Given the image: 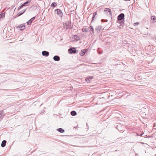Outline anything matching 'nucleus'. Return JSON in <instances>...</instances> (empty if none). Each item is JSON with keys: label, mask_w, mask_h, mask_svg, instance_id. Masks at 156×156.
<instances>
[{"label": "nucleus", "mask_w": 156, "mask_h": 156, "mask_svg": "<svg viewBox=\"0 0 156 156\" xmlns=\"http://www.w3.org/2000/svg\"><path fill=\"white\" fill-rule=\"evenodd\" d=\"M125 15L123 13H121L117 17V22H119L120 24V26L123 25L124 23Z\"/></svg>", "instance_id": "f257e3e1"}, {"label": "nucleus", "mask_w": 156, "mask_h": 156, "mask_svg": "<svg viewBox=\"0 0 156 156\" xmlns=\"http://www.w3.org/2000/svg\"><path fill=\"white\" fill-rule=\"evenodd\" d=\"M63 28L66 30L69 29H71L73 28V26L71 25V21L65 22L63 23Z\"/></svg>", "instance_id": "f03ea898"}, {"label": "nucleus", "mask_w": 156, "mask_h": 156, "mask_svg": "<svg viewBox=\"0 0 156 156\" xmlns=\"http://www.w3.org/2000/svg\"><path fill=\"white\" fill-rule=\"evenodd\" d=\"M76 50L75 48H71L68 50V52L70 54L72 53L75 54L76 52Z\"/></svg>", "instance_id": "7ed1b4c3"}, {"label": "nucleus", "mask_w": 156, "mask_h": 156, "mask_svg": "<svg viewBox=\"0 0 156 156\" xmlns=\"http://www.w3.org/2000/svg\"><path fill=\"white\" fill-rule=\"evenodd\" d=\"M55 12H56V14L60 17H62L63 16V13L61 9H56L55 10Z\"/></svg>", "instance_id": "20e7f679"}, {"label": "nucleus", "mask_w": 156, "mask_h": 156, "mask_svg": "<svg viewBox=\"0 0 156 156\" xmlns=\"http://www.w3.org/2000/svg\"><path fill=\"white\" fill-rule=\"evenodd\" d=\"M102 28V27L101 26H98L95 27V30L97 33L99 34L101 31Z\"/></svg>", "instance_id": "39448f33"}, {"label": "nucleus", "mask_w": 156, "mask_h": 156, "mask_svg": "<svg viewBox=\"0 0 156 156\" xmlns=\"http://www.w3.org/2000/svg\"><path fill=\"white\" fill-rule=\"evenodd\" d=\"M42 54L43 56L47 57L49 55V53L48 51H42Z\"/></svg>", "instance_id": "423d86ee"}, {"label": "nucleus", "mask_w": 156, "mask_h": 156, "mask_svg": "<svg viewBox=\"0 0 156 156\" xmlns=\"http://www.w3.org/2000/svg\"><path fill=\"white\" fill-rule=\"evenodd\" d=\"M104 12H107L109 13V15H110L111 17L112 16V13L110 9L108 8H105V10H104Z\"/></svg>", "instance_id": "0eeeda50"}, {"label": "nucleus", "mask_w": 156, "mask_h": 156, "mask_svg": "<svg viewBox=\"0 0 156 156\" xmlns=\"http://www.w3.org/2000/svg\"><path fill=\"white\" fill-rule=\"evenodd\" d=\"M17 28H19L20 30H23L25 29V26L24 25L21 24L19 25Z\"/></svg>", "instance_id": "6e6552de"}, {"label": "nucleus", "mask_w": 156, "mask_h": 156, "mask_svg": "<svg viewBox=\"0 0 156 156\" xmlns=\"http://www.w3.org/2000/svg\"><path fill=\"white\" fill-rule=\"evenodd\" d=\"M31 1V0H28L23 4V5L24 6H29L30 4Z\"/></svg>", "instance_id": "1a4fd4ad"}, {"label": "nucleus", "mask_w": 156, "mask_h": 156, "mask_svg": "<svg viewBox=\"0 0 156 156\" xmlns=\"http://www.w3.org/2000/svg\"><path fill=\"white\" fill-rule=\"evenodd\" d=\"M53 59L55 61H58L60 60V58L58 55H55L54 56Z\"/></svg>", "instance_id": "9d476101"}, {"label": "nucleus", "mask_w": 156, "mask_h": 156, "mask_svg": "<svg viewBox=\"0 0 156 156\" xmlns=\"http://www.w3.org/2000/svg\"><path fill=\"white\" fill-rule=\"evenodd\" d=\"M35 16L34 17L31 18L30 20L27 22V23L28 25L30 24L35 19Z\"/></svg>", "instance_id": "9b49d317"}, {"label": "nucleus", "mask_w": 156, "mask_h": 156, "mask_svg": "<svg viewBox=\"0 0 156 156\" xmlns=\"http://www.w3.org/2000/svg\"><path fill=\"white\" fill-rule=\"evenodd\" d=\"M93 76H91L89 77L86 78V81L87 83H90V82L91 80L93 78Z\"/></svg>", "instance_id": "f8f14e48"}, {"label": "nucleus", "mask_w": 156, "mask_h": 156, "mask_svg": "<svg viewBox=\"0 0 156 156\" xmlns=\"http://www.w3.org/2000/svg\"><path fill=\"white\" fill-rule=\"evenodd\" d=\"M97 11L94 12L93 13V16L92 17V20L91 21V22H93L94 20V19L95 18H96L95 16L96 15H97Z\"/></svg>", "instance_id": "ddd939ff"}, {"label": "nucleus", "mask_w": 156, "mask_h": 156, "mask_svg": "<svg viewBox=\"0 0 156 156\" xmlns=\"http://www.w3.org/2000/svg\"><path fill=\"white\" fill-rule=\"evenodd\" d=\"M73 39H75L76 41H77L80 40V38L79 37L76 35H75L73 36Z\"/></svg>", "instance_id": "4468645a"}, {"label": "nucleus", "mask_w": 156, "mask_h": 156, "mask_svg": "<svg viewBox=\"0 0 156 156\" xmlns=\"http://www.w3.org/2000/svg\"><path fill=\"white\" fill-rule=\"evenodd\" d=\"M6 142H6V140H3L2 143V144H1V147H4L6 145Z\"/></svg>", "instance_id": "2eb2a0df"}, {"label": "nucleus", "mask_w": 156, "mask_h": 156, "mask_svg": "<svg viewBox=\"0 0 156 156\" xmlns=\"http://www.w3.org/2000/svg\"><path fill=\"white\" fill-rule=\"evenodd\" d=\"M89 29L90 31V33L92 34L94 33V29L93 27L91 26H90L89 27Z\"/></svg>", "instance_id": "dca6fc26"}, {"label": "nucleus", "mask_w": 156, "mask_h": 156, "mask_svg": "<svg viewBox=\"0 0 156 156\" xmlns=\"http://www.w3.org/2000/svg\"><path fill=\"white\" fill-rule=\"evenodd\" d=\"M26 10H27V9H24L23 11V12L21 11V12H19L17 14L18 16H21V15H22V14H23L25 12Z\"/></svg>", "instance_id": "f3484780"}, {"label": "nucleus", "mask_w": 156, "mask_h": 156, "mask_svg": "<svg viewBox=\"0 0 156 156\" xmlns=\"http://www.w3.org/2000/svg\"><path fill=\"white\" fill-rule=\"evenodd\" d=\"M87 49H84L83 51H82V52L81 53H80V55L81 56H83L85 54V53L87 51Z\"/></svg>", "instance_id": "a211bd4d"}, {"label": "nucleus", "mask_w": 156, "mask_h": 156, "mask_svg": "<svg viewBox=\"0 0 156 156\" xmlns=\"http://www.w3.org/2000/svg\"><path fill=\"white\" fill-rule=\"evenodd\" d=\"M151 20L153 21V23L156 22V17L154 16H152L151 17Z\"/></svg>", "instance_id": "6ab92c4d"}, {"label": "nucleus", "mask_w": 156, "mask_h": 156, "mask_svg": "<svg viewBox=\"0 0 156 156\" xmlns=\"http://www.w3.org/2000/svg\"><path fill=\"white\" fill-rule=\"evenodd\" d=\"M57 130L61 133H63L64 132V130L61 128H58L57 129Z\"/></svg>", "instance_id": "aec40b11"}, {"label": "nucleus", "mask_w": 156, "mask_h": 156, "mask_svg": "<svg viewBox=\"0 0 156 156\" xmlns=\"http://www.w3.org/2000/svg\"><path fill=\"white\" fill-rule=\"evenodd\" d=\"M71 115L72 116H75L77 114L76 112L74 111H73L70 112Z\"/></svg>", "instance_id": "412c9836"}, {"label": "nucleus", "mask_w": 156, "mask_h": 156, "mask_svg": "<svg viewBox=\"0 0 156 156\" xmlns=\"http://www.w3.org/2000/svg\"><path fill=\"white\" fill-rule=\"evenodd\" d=\"M57 3L56 2H53L51 5V6L52 7H55L57 5Z\"/></svg>", "instance_id": "4be33fe9"}, {"label": "nucleus", "mask_w": 156, "mask_h": 156, "mask_svg": "<svg viewBox=\"0 0 156 156\" xmlns=\"http://www.w3.org/2000/svg\"><path fill=\"white\" fill-rule=\"evenodd\" d=\"M5 12H4L0 14V19L4 18L5 17Z\"/></svg>", "instance_id": "5701e85b"}, {"label": "nucleus", "mask_w": 156, "mask_h": 156, "mask_svg": "<svg viewBox=\"0 0 156 156\" xmlns=\"http://www.w3.org/2000/svg\"><path fill=\"white\" fill-rule=\"evenodd\" d=\"M82 31L83 32H87L88 31V29L87 28H83L82 29Z\"/></svg>", "instance_id": "b1692460"}, {"label": "nucleus", "mask_w": 156, "mask_h": 156, "mask_svg": "<svg viewBox=\"0 0 156 156\" xmlns=\"http://www.w3.org/2000/svg\"><path fill=\"white\" fill-rule=\"evenodd\" d=\"M24 5H23V4L21 5L18 8V11L20 10V9H21L22 8H23V7H24Z\"/></svg>", "instance_id": "393cba45"}, {"label": "nucleus", "mask_w": 156, "mask_h": 156, "mask_svg": "<svg viewBox=\"0 0 156 156\" xmlns=\"http://www.w3.org/2000/svg\"><path fill=\"white\" fill-rule=\"evenodd\" d=\"M101 21L102 23L104 22H107L108 21V20H104V19H102Z\"/></svg>", "instance_id": "a878e982"}, {"label": "nucleus", "mask_w": 156, "mask_h": 156, "mask_svg": "<svg viewBox=\"0 0 156 156\" xmlns=\"http://www.w3.org/2000/svg\"><path fill=\"white\" fill-rule=\"evenodd\" d=\"M139 24V23L138 22H136V23H134V26H136V25H138Z\"/></svg>", "instance_id": "bb28decb"}, {"label": "nucleus", "mask_w": 156, "mask_h": 156, "mask_svg": "<svg viewBox=\"0 0 156 156\" xmlns=\"http://www.w3.org/2000/svg\"><path fill=\"white\" fill-rule=\"evenodd\" d=\"M3 112L2 111H0V115H2V113Z\"/></svg>", "instance_id": "cd10ccee"}, {"label": "nucleus", "mask_w": 156, "mask_h": 156, "mask_svg": "<svg viewBox=\"0 0 156 156\" xmlns=\"http://www.w3.org/2000/svg\"><path fill=\"white\" fill-rule=\"evenodd\" d=\"M2 115H0V119H2Z\"/></svg>", "instance_id": "c85d7f7f"}, {"label": "nucleus", "mask_w": 156, "mask_h": 156, "mask_svg": "<svg viewBox=\"0 0 156 156\" xmlns=\"http://www.w3.org/2000/svg\"><path fill=\"white\" fill-rule=\"evenodd\" d=\"M144 133H142L141 134H140V136H142L143 134Z\"/></svg>", "instance_id": "c756f323"}, {"label": "nucleus", "mask_w": 156, "mask_h": 156, "mask_svg": "<svg viewBox=\"0 0 156 156\" xmlns=\"http://www.w3.org/2000/svg\"><path fill=\"white\" fill-rule=\"evenodd\" d=\"M148 138H149V137H151V136H147Z\"/></svg>", "instance_id": "7c9ffc66"}, {"label": "nucleus", "mask_w": 156, "mask_h": 156, "mask_svg": "<svg viewBox=\"0 0 156 156\" xmlns=\"http://www.w3.org/2000/svg\"><path fill=\"white\" fill-rule=\"evenodd\" d=\"M137 134V135H138V136H140V134L139 133H138Z\"/></svg>", "instance_id": "2f4dec72"}, {"label": "nucleus", "mask_w": 156, "mask_h": 156, "mask_svg": "<svg viewBox=\"0 0 156 156\" xmlns=\"http://www.w3.org/2000/svg\"><path fill=\"white\" fill-rule=\"evenodd\" d=\"M155 38H156V37H155Z\"/></svg>", "instance_id": "473e14b6"}]
</instances>
